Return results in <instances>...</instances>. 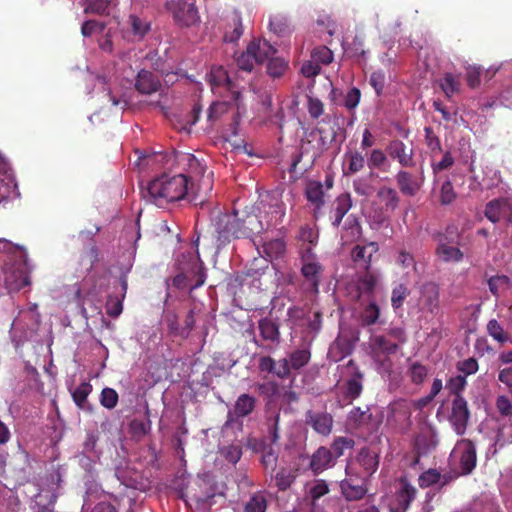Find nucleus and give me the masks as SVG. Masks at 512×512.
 Segmentation results:
<instances>
[{"mask_svg":"<svg viewBox=\"0 0 512 512\" xmlns=\"http://www.w3.org/2000/svg\"><path fill=\"white\" fill-rule=\"evenodd\" d=\"M218 246H225L232 240L249 238L263 231V223L252 213L239 216L237 211L220 214L213 224Z\"/></svg>","mask_w":512,"mask_h":512,"instance_id":"1","label":"nucleus"},{"mask_svg":"<svg viewBox=\"0 0 512 512\" xmlns=\"http://www.w3.org/2000/svg\"><path fill=\"white\" fill-rule=\"evenodd\" d=\"M142 195L146 200L158 207L180 201L186 196L192 202L191 189L188 186V179L185 174L173 176L163 174L151 180L146 189L142 191Z\"/></svg>","mask_w":512,"mask_h":512,"instance_id":"2","label":"nucleus"},{"mask_svg":"<svg viewBox=\"0 0 512 512\" xmlns=\"http://www.w3.org/2000/svg\"><path fill=\"white\" fill-rule=\"evenodd\" d=\"M179 162L186 170L188 183L192 194V202L202 205L209 197L213 188V172L206 174L207 167L193 154L185 153L179 158Z\"/></svg>","mask_w":512,"mask_h":512,"instance_id":"3","label":"nucleus"},{"mask_svg":"<svg viewBox=\"0 0 512 512\" xmlns=\"http://www.w3.org/2000/svg\"><path fill=\"white\" fill-rule=\"evenodd\" d=\"M20 251L19 261H5L0 271V286H4L9 293L20 291L31 284L30 271L26 251L16 246Z\"/></svg>","mask_w":512,"mask_h":512,"instance_id":"4","label":"nucleus"},{"mask_svg":"<svg viewBox=\"0 0 512 512\" xmlns=\"http://www.w3.org/2000/svg\"><path fill=\"white\" fill-rule=\"evenodd\" d=\"M275 53V48L266 40L251 41L246 50L235 55L238 71L252 72L255 64H262L266 58Z\"/></svg>","mask_w":512,"mask_h":512,"instance_id":"5","label":"nucleus"},{"mask_svg":"<svg viewBox=\"0 0 512 512\" xmlns=\"http://www.w3.org/2000/svg\"><path fill=\"white\" fill-rule=\"evenodd\" d=\"M260 219L263 223V230L275 228L283 222L286 213V206L281 194L273 191L267 193L259 203Z\"/></svg>","mask_w":512,"mask_h":512,"instance_id":"6","label":"nucleus"},{"mask_svg":"<svg viewBox=\"0 0 512 512\" xmlns=\"http://www.w3.org/2000/svg\"><path fill=\"white\" fill-rule=\"evenodd\" d=\"M196 0H165V8L174 22L181 27H191L200 20Z\"/></svg>","mask_w":512,"mask_h":512,"instance_id":"7","label":"nucleus"},{"mask_svg":"<svg viewBox=\"0 0 512 512\" xmlns=\"http://www.w3.org/2000/svg\"><path fill=\"white\" fill-rule=\"evenodd\" d=\"M329 492V484L323 479H313L305 484V500L310 506V512H324V498Z\"/></svg>","mask_w":512,"mask_h":512,"instance_id":"8","label":"nucleus"},{"mask_svg":"<svg viewBox=\"0 0 512 512\" xmlns=\"http://www.w3.org/2000/svg\"><path fill=\"white\" fill-rule=\"evenodd\" d=\"M417 489L411 485L406 478H401L399 486L390 503L391 512H406L416 498Z\"/></svg>","mask_w":512,"mask_h":512,"instance_id":"9","label":"nucleus"},{"mask_svg":"<svg viewBox=\"0 0 512 512\" xmlns=\"http://www.w3.org/2000/svg\"><path fill=\"white\" fill-rule=\"evenodd\" d=\"M451 456L458 460L463 473L469 474L476 466V449L468 440H462L456 444Z\"/></svg>","mask_w":512,"mask_h":512,"instance_id":"10","label":"nucleus"},{"mask_svg":"<svg viewBox=\"0 0 512 512\" xmlns=\"http://www.w3.org/2000/svg\"><path fill=\"white\" fill-rule=\"evenodd\" d=\"M423 169L420 175L416 176L406 170H399L395 175V180L400 192L409 197L415 196L424 183Z\"/></svg>","mask_w":512,"mask_h":512,"instance_id":"11","label":"nucleus"},{"mask_svg":"<svg viewBox=\"0 0 512 512\" xmlns=\"http://www.w3.org/2000/svg\"><path fill=\"white\" fill-rule=\"evenodd\" d=\"M210 82L212 86L225 85L227 90L231 93V99L238 102L241 97V90L236 80H233L228 72L222 67H214L210 72Z\"/></svg>","mask_w":512,"mask_h":512,"instance_id":"12","label":"nucleus"},{"mask_svg":"<svg viewBox=\"0 0 512 512\" xmlns=\"http://www.w3.org/2000/svg\"><path fill=\"white\" fill-rule=\"evenodd\" d=\"M387 153L396 160L402 167L411 168L415 166L414 151L403 141L395 139L387 146Z\"/></svg>","mask_w":512,"mask_h":512,"instance_id":"13","label":"nucleus"},{"mask_svg":"<svg viewBox=\"0 0 512 512\" xmlns=\"http://www.w3.org/2000/svg\"><path fill=\"white\" fill-rule=\"evenodd\" d=\"M512 209V201L507 197L495 198L486 203L485 217L493 224L499 223L503 216Z\"/></svg>","mask_w":512,"mask_h":512,"instance_id":"14","label":"nucleus"},{"mask_svg":"<svg viewBox=\"0 0 512 512\" xmlns=\"http://www.w3.org/2000/svg\"><path fill=\"white\" fill-rule=\"evenodd\" d=\"M352 205V198L349 193H342L335 198L330 208V219L333 227L338 228L340 226Z\"/></svg>","mask_w":512,"mask_h":512,"instance_id":"15","label":"nucleus"},{"mask_svg":"<svg viewBox=\"0 0 512 512\" xmlns=\"http://www.w3.org/2000/svg\"><path fill=\"white\" fill-rule=\"evenodd\" d=\"M135 88L139 93L149 95L161 88V82L156 74L142 69L137 74Z\"/></svg>","mask_w":512,"mask_h":512,"instance_id":"16","label":"nucleus"},{"mask_svg":"<svg viewBox=\"0 0 512 512\" xmlns=\"http://www.w3.org/2000/svg\"><path fill=\"white\" fill-rule=\"evenodd\" d=\"M379 246L376 242H369L366 245H356L351 251L353 261L369 270L372 256L377 253Z\"/></svg>","mask_w":512,"mask_h":512,"instance_id":"17","label":"nucleus"},{"mask_svg":"<svg viewBox=\"0 0 512 512\" xmlns=\"http://www.w3.org/2000/svg\"><path fill=\"white\" fill-rule=\"evenodd\" d=\"M301 274L308 283L310 289L314 292H318L321 275L323 273V266L320 262L309 261L301 263Z\"/></svg>","mask_w":512,"mask_h":512,"instance_id":"18","label":"nucleus"},{"mask_svg":"<svg viewBox=\"0 0 512 512\" xmlns=\"http://www.w3.org/2000/svg\"><path fill=\"white\" fill-rule=\"evenodd\" d=\"M321 126L317 127L314 131L310 133L311 136L318 135V147L319 151L327 150L332 142L335 141L337 132L334 126L330 125V122L327 121V118L323 119L321 122Z\"/></svg>","mask_w":512,"mask_h":512,"instance_id":"19","label":"nucleus"},{"mask_svg":"<svg viewBox=\"0 0 512 512\" xmlns=\"http://www.w3.org/2000/svg\"><path fill=\"white\" fill-rule=\"evenodd\" d=\"M435 256L443 263H459L463 260L464 253L455 244L438 243Z\"/></svg>","mask_w":512,"mask_h":512,"instance_id":"20","label":"nucleus"},{"mask_svg":"<svg viewBox=\"0 0 512 512\" xmlns=\"http://www.w3.org/2000/svg\"><path fill=\"white\" fill-rule=\"evenodd\" d=\"M324 185L317 180H311L307 183L305 195L307 200L314 205V216L317 217L318 211L324 206Z\"/></svg>","mask_w":512,"mask_h":512,"instance_id":"21","label":"nucleus"},{"mask_svg":"<svg viewBox=\"0 0 512 512\" xmlns=\"http://www.w3.org/2000/svg\"><path fill=\"white\" fill-rule=\"evenodd\" d=\"M377 281L378 279L376 275L371 273L369 270H366L363 275L358 277L354 284V299L359 300L362 295H372L377 285Z\"/></svg>","mask_w":512,"mask_h":512,"instance_id":"22","label":"nucleus"},{"mask_svg":"<svg viewBox=\"0 0 512 512\" xmlns=\"http://www.w3.org/2000/svg\"><path fill=\"white\" fill-rule=\"evenodd\" d=\"M332 465V452L325 447L318 448L317 451L311 457L310 467L315 474L324 471L325 469L331 467Z\"/></svg>","mask_w":512,"mask_h":512,"instance_id":"23","label":"nucleus"},{"mask_svg":"<svg viewBox=\"0 0 512 512\" xmlns=\"http://www.w3.org/2000/svg\"><path fill=\"white\" fill-rule=\"evenodd\" d=\"M377 197L385 212H394L400 204L398 192L392 187L381 186L377 191Z\"/></svg>","mask_w":512,"mask_h":512,"instance_id":"24","label":"nucleus"},{"mask_svg":"<svg viewBox=\"0 0 512 512\" xmlns=\"http://www.w3.org/2000/svg\"><path fill=\"white\" fill-rule=\"evenodd\" d=\"M421 300L429 312H434L439 306V287L433 282L425 283L421 290Z\"/></svg>","mask_w":512,"mask_h":512,"instance_id":"25","label":"nucleus"},{"mask_svg":"<svg viewBox=\"0 0 512 512\" xmlns=\"http://www.w3.org/2000/svg\"><path fill=\"white\" fill-rule=\"evenodd\" d=\"M258 329L263 340L273 343L280 342L279 325L271 318L265 317L258 321Z\"/></svg>","mask_w":512,"mask_h":512,"instance_id":"26","label":"nucleus"},{"mask_svg":"<svg viewBox=\"0 0 512 512\" xmlns=\"http://www.w3.org/2000/svg\"><path fill=\"white\" fill-rule=\"evenodd\" d=\"M485 425L496 428L497 440H512V422L511 418H486Z\"/></svg>","mask_w":512,"mask_h":512,"instance_id":"27","label":"nucleus"},{"mask_svg":"<svg viewBox=\"0 0 512 512\" xmlns=\"http://www.w3.org/2000/svg\"><path fill=\"white\" fill-rule=\"evenodd\" d=\"M343 496L348 501H356L365 496L367 489L363 484L354 483L353 480H343L340 483Z\"/></svg>","mask_w":512,"mask_h":512,"instance_id":"28","label":"nucleus"},{"mask_svg":"<svg viewBox=\"0 0 512 512\" xmlns=\"http://www.w3.org/2000/svg\"><path fill=\"white\" fill-rule=\"evenodd\" d=\"M243 34L242 18L239 11H234L230 17L228 28L224 34L226 42H236Z\"/></svg>","mask_w":512,"mask_h":512,"instance_id":"29","label":"nucleus"},{"mask_svg":"<svg viewBox=\"0 0 512 512\" xmlns=\"http://www.w3.org/2000/svg\"><path fill=\"white\" fill-rule=\"evenodd\" d=\"M277 51L266 58L267 74L272 78H280L288 69V60L276 56Z\"/></svg>","mask_w":512,"mask_h":512,"instance_id":"30","label":"nucleus"},{"mask_svg":"<svg viewBox=\"0 0 512 512\" xmlns=\"http://www.w3.org/2000/svg\"><path fill=\"white\" fill-rule=\"evenodd\" d=\"M357 460L367 475H372L379 466V456L375 451L364 448L358 454Z\"/></svg>","mask_w":512,"mask_h":512,"instance_id":"31","label":"nucleus"},{"mask_svg":"<svg viewBox=\"0 0 512 512\" xmlns=\"http://www.w3.org/2000/svg\"><path fill=\"white\" fill-rule=\"evenodd\" d=\"M450 480V477L447 475H441L436 469H429L423 472L419 476V485L423 488L430 487L432 485L444 486Z\"/></svg>","mask_w":512,"mask_h":512,"instance_id":"32","label":"nucleus"},{"mask_svg":"<svg viewBox=\"0 0 512 512\" xmlns=\"http://www.w3.org/2000/svg\"><path fill=\"white\" fill-rule=\"evenodd\" d=\"M151 429L149 418H132L128 424V434L132 439L139 440Z\"/></svg>","mask_w":512,"mask_h":512,"instance_id":"33","label":"nucleus"},{"mask_svg":"<svg viewBox=\"0 0 512 512\" xmlns=\"http://www.w3.org/2000/svg\"><path fill=\"white\" fill-rule=\"evenodd\" d=\"M486 328L488 335L500 345H504L508 342L512 343V337L496 319L489 320Z\"/></svg>","mask_w":512,"mask_h":512,"instance_id":"34","label":"nucleus"},{"mask_svg":"<svg viewBox=\"0 0 512 512\" xmlns=\"http://www.w3.org/2000/svg\"><path fill=\"white\" fill-rule=\"evenodd\" d=\"M256 399L249 394H241L236 400L234 411L236 416H248L255 408Z\"/></svg>","mask_w":512,"mask_h":512,"instance_id":"35","label":"nucleus"},{"mask_svg":"<svg viewBox=\"0 0 512 512\" xmlns=\"http://www.w3.org/2000/svg\"><path fill=\"white\" fill-rule=\"evenodd\" d=\"M348 163L345 175L355 174L364 168L365 158L359 151H352L345 154Z\"/></svg>","mask_w":512,"mask_h":512,"instance_id":"36","label":"nucleus"},{"mask_svg":"<svg viewBox=\"0 0 512 512\" xmlns=\"http://www.w3.org/2000/svg\"><path fill=\"white\" fill-rule=\"evenodd\" d=\"M440 87L446 97L451 98L453 94L460 92L461 83L458 76L452 73H445L440 80Z\"/></svg>","mask_w":512,"mask_h":512,"instance_id":"37","label":"nucleus"},{"mask_svg":"<svg viewBox=\"0 0 512 512\" xmlns=\"http://www.w3.org/2000/svg\"><path fill=\"white\" fill-rule=\"evenodd\" d=\"M487 283L489 291L496 297H498L500 293L508 290L511 286V280L506 275L492 276L488 279Z\"/></svg>","mask_w":512,"mask_h":512,"instance_id":"38","label":"nucleus"},{"mask_svg":"<svg viewBox=\"0 0 512 512\" xmlns=\"http://www.w3.org/2000/svg\"><path fill=\"white\" fill-rule=\"evenodd\" d=\"M111 0H88L84 8L85 14L109 15Z\"/></svg>","mask_w":512,"mask_h":512,"instance_id":"39","label":"nucleus"},{"mask_svg":"<svg viewBox=\"0 0 512 512\" xmlns=\"http://www.w3.org/2000/svg\"><path fill=\"white\" fill-rule=\"evenodd\" d=\"M311 353L306 349H298L293 351L289 356V363L294 370H299L308 364Z\"/></svg>","mask_w":512,"mask_h":512,"instance_id":"40","label":"nucleus"},{"mask_svg":"<svg viewBox=\"0 0 512 512\" xmlns=\"http://www.w3.org/2000/svg\"><path fill=\"white\" fill-rule=\"evenodd\" d=\"M466 385V377L462 375H456L447 380L445 388L448 390L451 396L457 397L462 396V392L465 390Z\"/></svg>","mask_w":512,"mask_h":512,"instance_id":"41","label":"nucleus"},{"mask_svg":"<svg viewBox=\"0 0 512 512\" xmlns=\"http://www.w3.org/2000/svg\"><path fill=\"white\" fill-rule=\"evenodd\" d=\"M274 478L277 488L281 491H284L292 485V483L295 481L296 475L290 469L281 468Z\"/></svg>","mask_w":512,"mask_h":512,"instance_id":"42","label":"nucleus"},{"mask_svg":"<svg viewBox=\"0 0 512 512\" xmlns=\"http://www.w3.org/2000/svg\"><path fill=\"white\" fill-rule=\"evenodd\" d=\"M380 317V308L375 302H371L369 305H367L362 314H361V321L362 324L365 326H371L377 323L378 319Z\"/></svg>","mask_w":512,"mask_h":512,"instance_id":"43","label":"nucleus"},{"mask_svg":"<svg viewBox=\"0 0 512 512\" xmlns=\"http://www.w3.org/2000/svg\"><path fill=\"white\" fill-rule=\"evenodd\" d=\"M438 243L444 244H459L461 234L459 233L458 227L455 225H448L443 233L437 234Z\"/></svg>","mask_w":512,"mask_h":512,"instance_id":"44","label":"nucleus"},{"mask_svg":"<svg viewBox=\"0 0 512 512\" xmlns=\"http://www.w3.org/2000/svg\"><path fill=\"white\" fill-rule=\"evenodd\" d=\"M91 391H92V386L88 382H83L74 389V391L72 393V397L78 407H80V408L85 407V404L87 402V397Z\"/></svg>","mask_w":512,"mask_h":512,"instance_id":"45","label":"nucleus"},{"mask_svg":"<svg viewBox=\"0 0 512 512\" xmlns=\"http://www.w3.org/2000/svg\"><path fill=\"white\" fill-rule=\"evenodd\" d=\"M362 378L360 372H356L346 383V394L350 398H357L362 392Z\"/></svg>","mask_w":512,"mask_h":512,"instance_id":"46","label":"nucleus"},{"mask_svg":"<svg viewBox=\"0 0 512 512\" xmlns=\"http://www.w3.org/2000/svg\"><path fill=\"white\" fill-rule=\"evenodd\" d=\"M375 348L386 354H394L398 351L399 346L395 342H391L385 336L377 335L372 339Z\"/></svg>","mask_w":512,"mask_h":512,"instance_id":"47","label":"nucleus"},{"mask_svg":"<svg viewBox=\"0 0 512 512\" xmlns=\"http://www.w3.org/2000/svg\"><path fill=\"white\" fill-rule=\"evenodd\" d=\"M410 294L408 287L405 284H398L392 290L391 305L397 310L402 307L404 300Z\"/></svg>","mask_w":512,"mask_h":512,"instance_id":"48","label":"nucleus"},{"mask_svg":"<svg viewBox=\"0 0 512 512\" xmlns=\"http://www.w3.org/2000/svg\"><path fill=\"white\" fill-rule=\"evenodd\" d=\"M267 508V502L261 493H255L251 496L249 501L245 505V512H265Z\"/></svg>","mask_w":512,"mask_h":512,"instance_id":"49","label":"nucleus"},{"mask_svg":"<svg viewBox=\"0 0 512 512\" xmlns=\"http://www.w3.org/2000/svg\"><path fill=\"white\" fill-rule=\"evenodd\" d=\"M319 238V232L317 229L310 225H304L300 227L298 239L301 244H317Z\"/></svg>","mask_w":512,"mask_h":512,"instance_id":"50","label":"nucleus"},{"mask_svg":"<svg viewBox=\"0 0 512 512\" xmlns=\"http://www.w3.org/2000/svg\"><path fill=\"white\" fill-rule=\"evenodd\" d=\"M457 197L452 182L447 179L444 181L440 188L439 200L442 205L451 204Z\"/></svg>","mask_w":512,"mask_h":512,"instance_id":"51","label":"nucleus"},{"mask_svg":"<svg viewBox=\"0 0 512 512\" xmlns=\"http://www.w3.org/2000/svg\"><path fill=\"white\" fill-rule=\"evenodd\" d=\"M230 104L226 101L213 102L207 113L208 120L216 121L229 111Z\"/></svg>","mask_w":512,"mask_h":512,"instance_id":"52","label":"nucleus"},{"mask_svg":"<svg viewBox=\"0 0 512 512\" xmlns=\"http://www.w3.org/2000/svg\"><path fill=\"white\" fill-rule=\"evenodd\" d=\"M311 57L315 62L327 65L333 61V52L327 46H319L313 49Z\"/></svg>","mask_w":512,"mask_h":512,"instance_id":"53","label":"nucleus"},{"mask_svg":"<svg viewBox=\"0 0 512 512\" xmlns=\"http://www.w3.org/2000/svg\"><path fill=\"white\" fill-rule=\"evenodd\" d=\"M413 405L415 404L412 400L399 399L390 404V410L393 415H410Z\"/></svg>","mask_w":512,"mask_h":512,"instance_id":"54","label":"nucleus"},{"mask_svg":"<svg viewBox=\"0 0 512 512\" xmlns=\"http://www.w3.org/2000/svg\"><path fill=\"white\" fill-rule=\"evenodd\" d=\"M425 133V144L431 150L432 153L441 152L442 145L439 137L434 132L433 128L426 126L424 128Z\"/></svg>","mask_w":512,"mask_h":512,"instance_id":"55","label":"nucleus"},{"mask_svg":"<svg viewBox=\"0 0 512 512\" xmlns=\"http://www.w3.org/2000/svg\"><path fill=\"white\" fill-rule=\"evenodd\" d=\"M409 372L412 383L419 385L423 383L424 379L426 378L428 369L423 364L415 362L410 366Z\"/></svg>","mask_w":512,"mask_h":512,"instance_id":"56","label":"nucleus"},{"mask_svg":"<svg viewBox=\"0 0 512 512\" xmlns=\"http://www.w3.org/2000/svg\"><path fill=\"white\" fill-rule=\"evenodd\" d=\"M482 68L476 65H468L466 67V81L470 88L475 89L479 87L481 80L480 75Z\"/></svg>","mask_w":512,"mask_h":512,"instance_id":"57","label":"nucleus"},{"mask_svg":"<svg viewBox=\"0 0 512 512\" xmlns=\"http://www.w3.org/2000/svg\"><path fill=\"white\" fill-rule=\"evenodd\" d=\"M309 424L319 434L328 435L332 429V418H310Z\"/></svg>","mask_w":512,"mask_h":512,"instance_id":"58","label":"nucleus"},{"mask_svg":"<svg viewBox=\"0 0 512 512\" xmlns=\"http://www.w3.org/2000/svg\"><path fill=\"white\" fill-rule=\"evenodd\" d=\"M278 456L272 447H267L263 450L261 463L266 470L273 472L277 466Z\"/></svg>","mask_w":512,"mask_h":512,"instance_id":"59","label":"nucleus"},{"mask_svg":"<svg viewBox=\"0 0 512 512\" xmlns=\"http://www.w3.org/2000/svg\"><path fill=\"white\" fill-rule=\"evenodd\" d=\"M385 82L386 76L383 70H376L371 73L369 83L374 88L378 96L382 94L385 87Z\"/></svg>","mask_w":512,"mask_h":512,"instance_id":"60","label":"nucleus"},{"mask_svg":"<svg viewBox=\"0 0 512 512\" xmlns=\"http://www.w3.org/2000/svg\"><path fill=\"white\" fill-rule=\"evenodd\" d=\"M100 402L104 407L108 409L114 408L118 402L117 392L109 387L104 388L101 392Z\"/></svg>","mask_w":512,"mask_h":512,"instance_id":"61","label":"nucleus"},{"mask_svg":"<svg viewBox=\"0 0 512 512\" xmlns=\"http://www.w3.org/2000/svg\"><path fill=\"white\" fill-rule=\"evenodd\" d=\"M454 165V157L452 156L450 151H446L443 154L442 159L437 163H432L431 168L433 174H438L441 171L448 170Z\"/></svg>","mask_w":512,"mask_h":512,"instance_id":"62","label":"nucleus"},{"mask_svg":"<svg viewBox=\"0 0 512 512\" xmlns=\"http://www.w3.org/2000/svg\"><path fill=\"white\" fill-rule=\"evenodd\" d=\"M387 162V156L381 149H373L368 158L370 169H379Z\"/></svg>","mask_w":512,"mask_h":512,"instance_id":"63","label":"nucleus"},{"mask_svg":"<svg viewBox=\"0 0 512 512\" xmlns=\"http://www.w3.org/2000/svg\"><path fill=\"white\" fill-rule=\"evenodd\" d=\"M361 99V91L357 87L349 89L344 98V106L349 110H354Z\"/></svg>","mask_w":512,"mask_h":512,"instance_id":"64","label":"nucleus"}]
</instances>
